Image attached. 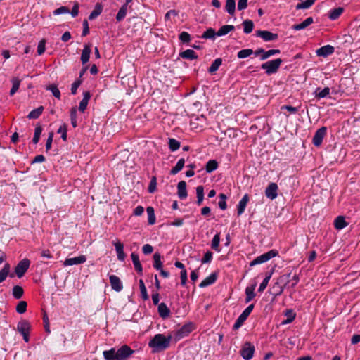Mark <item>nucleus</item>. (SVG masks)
Instances as JSON below:
<instances>
[{"label": "nucleus", "instance_id": "46", "mask_svg": "<svg viewBox=\"0 0 360 360\" xmlns=\"http://www.w3.org/2000/svg\"><path fill=\"white\" fill-rule=\"evenodd\" d=\"M219 243H220V235L219 233H217L214 235V236L212 238L211 247L213 250H214L217 252H220L219 247Z\"/></svg>", "mask_w": 360, "mask_h": 360}, {"label": "nucleus", "instance_id": "41", "mask_svg": "<svg viewBox=\"0 0 360 360\" xmlns=\"http://www.w3.org/2000/svg\"><path fill=\"white\" fill-rule=\"evenodd\" d=\"M271 276H272V273L271 272L267 273L266 274V277L262 281V282L260 283L259 287L258 288V291L259 292H262L265 290V288L268 285V283L269 282V280L271 279Z\"/></svg>", "mask_w": 360, "mask_h": 360}, {"label": "nucleus", "instance_id": "53", "mask_svg": "<svg viewBox=\"0 0 360 360\" xmlns=\"http://www.w3.org/2000/svg\"><path fill=\"white\" fill-rule=\"evenodd\" d=\"M46 90L51 91L52 94L58 99L60 98V92L56 84H50L46 87Z\"/></svg>", "mask_w": 360, "mask_h": 360}, {"label": "nucleus", "instance_id": "2", "mask_svg": "<svg viewBox=\"0 0 360 360\" xmlns=\"http://www.w3.org/2000/svg\"><path fill=\"white\" fill-rule=\"evenodd\" d=\"M172 336H165L163 334H156L148 342V346L153 352L164 351L169 347Z\"/></svg>", "mask_w": 360, "mask_h": 360}, {"label": "nucleus", "instance_id": "55", "mask_svg": "<svg viewBox=\"0 0 360 360\" xmlns=\"http://www.w3.org/2000/svg\"><path fill=\"white\" fill-rule=\"evenodd\" d=\"M27 304L25 301H20L16 306V311L20 314H24L27 310Z\"/></svg>", "mask_w": 360, "mask_h": 360}, {"label": "nucleus", "instance_id": "35", "mask_svg": "<svg viewBox=\"0 0 360 360\" xmlns=\"http://www.w3.org/2000/svg\"><path fill=\"white\" fill-rule=\"evenodd\" d=\"M10 265L6 263L0 270V283L4 281L10 272Z\"/></svg>", "mask_w": 360, "mask_h": 360}, {"label": "nucleus", "instance_id": "59", "mask_svg": "<svg viewBox=\"0 0 360 360\" xmlns=\"http://www.w3.org/2000/svg\"><path fill=\"white\" fill-rule=\"evenodd\" d=\"M219 198H220V200L218 203L219 207L221 210H224L227 207L226 202V195L224 193H221L219 195Z\"/></svg>", "mask_w": 360, "mask_h": 360}, {"label": "nucleus", "instance_id": "29", "mask_svg": "<svg viewBox=\"0 0 360 360\" xmlns=\"http://www.w3.org/2000/svg\"><path fill=\"white\" fill-rule=\"evenodd\" d=\"M225 10L229 15H233L236 11L235 0H226Z\"/></svg>", "mask_w": 360, "mask_h": 360}, {"label": "nucleus", "instance_id": "11", "mask_svg": "<svg viewBox=\"0 0 360 360\" xmlns=\"http://www.w3.org/2000/svg\"><path fill=\"white\" fill-rule=\"evenodd\" d=\"M277 191V184L276 183H270L265 190V195L268 198L274 200L278 195Z\"/></svg>", "mask_w": 360, "mask_h": 360}, {"label": "nucleus", "instance_id": "48", "mask_svg": "<svg viewBox=\"0 0 360 360\" xmlns=\"http://www.w3.org/2000/svg\"><path fill=\"white\" fill-rule=\"evenodd\" d=\"M168 144H169V148L171 151H176L180 147V142L173 138L169 139Z\"/></svg>", "mask_w": 360, "mask_h": 360}, {"label": "nucleus", "instance_id": "17", "mask_svg": "<svg viewBox=\"0 0 360 360\" xmlns=\"http://www.w3.org/2000/svg\"><path fill=\"white\" fill-rule=\"evenodd\" d=\"M217 279V274L212 273L207 277H206L199 285L200 288H205L210 285L216 282Z\"/></svg>", "mask_w": 360, "mask_h": 360}, {"label": "nucleus", "instance_id": "63", "mask_svg": "<svg viewBox=\"0 0 360 360\" xmlns=\"http://www.w3.org/2000/svg\"><path fill=\"white\" fill-rule=\"evenodd\" d=\"M82 80L78 79L72 83V86H71V94H72L75 95L77 94V89L82 84Z\"/></svg>", "mask_w": 360, "mask_h": 360}, {"label": "nucleus", "instance_id": "19", "mask_svg": "<svg viewBox=\"0 0 360 360\" xmlns=\"http://www.w3.org/2000/svg\"><path fill=\"white\" fill-rule=\"evenodd\" d=\"M158 310L160 316L163 319H167L170 315V310L164 302L158 304Z\"/></svg>", "mask_w": 360, "mask_h": 360}, {"label": "nucleus", "instance_id": "51", "mask_svg": "<svg viewBox=\"0 0 360 360\" xmlns=\"http://www.w3.org/2000/svg\"><path fill=\"white\" fill-rule=\"evenodd\" d=\"M253 54V50L251 49H242L238 52L237 56L240 59L245 58Z\"/></svg>", "mask_w": 360, "mask_h": 360}, {"label": "nucleus", "instance_id": "61", "mask_svg": "<svg viewBox=\"0 0 360 360\" xmlns=\"http://www.w3.org/2000/svg\"><path fill=\"white\" fill-rule=\"evenodd\" d=\"M58 134H61V138L63 141L67 140V126L65 124H62L57 131Z\"/></svg>", "mask_w": 360, "mask_h": 360}, {"label": "nucleus", "instance_id": "14", "mask_svg": "<svg viewBox=\"0 0 360 360\" xmlns=\"http://www.w3.org/2000/svg\"><path fill=\"white\" fill-rule=\"evenodd\" d=\"M192 331V325L185 324L179 328L176 333V338L180 340L184 337L187 336Z\"/></svg>", "mask_w": 360, "mask_h": 360}, {"label": "nucleus", "instance_id": "62", "mask_svg": "<svg viewBox=\"0 0 360 360\" xmlns=\"http://www.w3.org/2000/svg\"><path fill=\"white\" fill-rule=\"evenodd\" d=\"M46 49V41L45 39L41 40L37 46V53L38 55H41L44 53Z\"/></svg>", "mask_w": 360, "mask_h": 360}, {"label": "nucleus", "instance_id": "12", "mask_svg": "<svg viewBox=\"0 0 360 360\" xmlns=\"http://www.w3.org/2000/svg\"><path fill=\"white\" fill-rule=\"evenodd\" d=\"M86 261V257L85 255H80L79 257H72V258H67L64 262L63 265L67 266H72L77 265L80 264H83Z\"/></svg>", "mask_w": 360, "mask_h": 360}, {"label": "nucleus", "instance_id": "44", "mask_svg": "<svg viewBox=\"0 0 360 360\" xmlns=\"http://www.w3.org/2000/svg\"><path fill=\"white\" fill-rule=\"evenodd\" d=\"M280 52L281 51L279 49H270L268 51L264 50V54H262L260 60H264L274 55L280 53Z\"/></svg>", "mask_w": 360, "mask_h": 360}, {"label": "nucleus", "instance_id": "57", "mask_svg": "<svg viewBox=\"0 0 360 360\" xmlns=\"http://www.w3.org/2000/svg\"><path fill=\"white\" fill-rule=\"evenodd\" d=\"M70 120L72 127L75 128L77 126L76 108H72L70 110Z\"/></svg>", "mask_w": 360, "mask_h": 360}, {"label": "nucleus", "instance_id": "24", "mask_svg": "<svg viewBox=\"0 0 360 360\" xmlns=\"http://www.w3.org/2000/svg\"><path fill=\"white\" fill-rule=\"evenodd\" d=\"M17 328L20 334L30 333V324L27 321L22 320L18 322Z\"/></svg>", "mask_w": 360, "mask_h": 360}, {"label": "nucleus", "instance_id": "15", "mask_svg": "<svg viewBox=\"0 0 360 360\" xmlns=\"http://www.w3.org/2000/svg\"><path fill=\"white\" fill-rule=\"evenodd\" d=\"M248 201L249 195L248 194H245L242 199L239 201L238 205L237 206L238 216H240L245 212Z\"/></svg>", "mask_w": 360, "mask_h": 360}, {"label": "nucleus", "instance_id": "45", "mask_svg": "<svg viewBox=\"0 0 360 360\" xmlns=\"http://www.w3.org/2000/svg\"><path fill=\"white\" fill-rule=\"evenodd\" d=\"M153 259H154L153 267L157 270L162 269V262L161 261L160 254L158 253V252L155 253L153 255Z\"/></svg>", "mask_w": 360, "mask_h": 360}, {"label": "nucleus", "instance_id": "30", "mask_svg": "<svg viewBox=\"0 0 360 360\" xmlns=\"http://www.w3.org/2000/svg\"><path fill=\"white\" fill-rule=\"evenodd\" d=\"M102 11H103L102 5L100 4H96L94 9L90 13V15L89 16V19L90 20H92L96 18L99 15H101V13H102Z\"/></svg>", "mask_w": 360, "mask_h": 360}, {"label": "nucleus", "instance_id": "10", "mask_svg": "<svg viewBox=\"0 0 360 360\" xmlns=\"http://www.w3.org/2000/svg\"><path fill=\"white\" fill-rule=\"evenodd\" d=\"M335 51V48L331 45H326L321 46L316 51V53L318 56L326 58L328 56L333 54Z\"/></svg>", "mask_w": 360, "mask_h": 360}, {"label": "nucleus", "instance_id": "7", "mask_svg": "<svg viewBox=\"0 0 360 360\" xmlns=\"http://www.w3.org/2000/svg\"><path fill=\"white\" fill-rule=\"evenodd\" d=\"M30 265V262L28 259H24L17 264L15 268V273L19 278L24 276Z\"/></svg>", "mask_w": 360, "mask_h": 360}, {"label": "nucleus", "instance_id": "33", "mask_svg": "<svg viewBox=\"0 0 360 360\" xmlns=\"http://www.w3.org/2000/svg\"><path fill=\"white\" fill-rule=\"evenodd\" d=\"M285 316L287 317V319L283 321L282 324H288L292 322L295 319L296 314L292 309H287L285 311Z\"/></svg>", "mask_w": 360, "mask_h": 360}, {"label": "nucleus", "instance_id": "36", "mask_svg": "<svg viewBox=\"0 0 360 360\" xmlns=\"http://www.w3.org/2000/svg\"><path fill=\"white\" fill-rule=\"evenodd\" d=\"M243 32L245 34H250L252 32L254 28V23L251 20H245L243 22Z\"/></svg>", "mask_w": 360, "mask_h": 360}, {"label": "nucleus", "instance_id": "64", "mask_svg": "<svg viewBox=\"0 0 360 360\" xmlns=\"http://www.w3.org/2000/svg\"><path fill=\"white\" fill-rule=\"evenodd\" d=\"M70 11L66 6H60L58 8L53 11V13L55 15H58L64 13H69Z\"/></svg>", "mask_w": 360, "mask_h": 360}, {"label": "nucleus", "instance_id": "39", "mask_svg": "<svg viewBox=\"0 0 360 360\" xmlns=\"http://www.w3.org/2000/svg\"><path fill=\"white\" fill-rule=\"evenodd\" d=\"M218 167V162L215 160H209L205 166V169L207 173H211L216 170Z\"/></svg>", "mask_w": 360, "mask_h": 360}, {"label": "nucleus", "instance_id": "58", "mask_svg": "<svg viewBox=\"0 0 360 360\" xmlns=\"http://www.w3.org/2000/svg\"><path fill=\"white\" fill-rule=\"evenodd\" d=\"M179 39L182 43H188L191 40V35L187 32L180 33Z\"/></svg>", "mask_w": 360, "mask_h": 360}, {"label": "nucleus", "instance_id": "47", "mask_svg": "<svg viewBox=\"0 0 360 360\" xmlns=\"http://www.w3.org/2000/svg\"><path fill=\"white\" fill-rule=\"evenodd\" d=\"M196 194H197V204L200 205L204 199V188L202 186H198L196 188Z\"/></svg>", "mask_w": 360, "mask_h": 360}, {"label": "nucleus", "instance_id": "26", "mask_svg": "<svg viewBox=\"0 0 360 360\" xmlns=\"http://www.w3.org/2000/svg\"><path fill=\"white\" fill-rule=\"evenodd\" d=\"M330 88L325 87L323 89H321V88H316L314 94L317 98H323L329 96L330 94Z\"/></svg>", "mask_w": 360, "mask_h": 360}, {"label": "nucleus", "instance_id": "54", "mask_svg": "<svg viewBox=\"0 0 360 360\" xmlns=\"http://www.w3.org/2000/svg\"><path fill=\"white\" fill-rule=\"evenodd\" d=\"M156 188H157V179H156V176H153L151 177V179H150L148 188V191L150 193H153L156 191Z\"/></svg>", "mask_w": 360, "mask_h": 360}, {"label": "nucleus", "instance_id": "52", "mask_svg": "<svg viewBox=\"0 0 360 360\" xmlns=\"http://www.w3.org/2000/svg\"><path fill=\"white\" fill-rule=\"evenodd\" d=\"M41 132H42L41 126L37 125L35 128L34 137L32 139L33 143L37 144L39 142Z\"/></svg>", "mask_w": 360, "mask_h": 360}, {"label": "nucleus", "instance_id": "31", "mask_svg": "<svg viewBox=\"0 0 360 360\" xmlns=\"http://www.w3.org/2000/svg\"><path fill=\"white\" fill-rule=\"evenodd\" d=\"M184 164L185 160L184 158L179 159L176 165L171 169L170 174L175 175L179 173L183 169Z\"/></svg>", "mask_w": 360, "mask_h": 360}, {"label": "nucleus", "instance_id": "56", "mask_svg": "<svg viewBox=\"0 0 360 360\" xmlns=\"http://www.w3.org/2000/svg\"><path fill=\"white\" fill-rule=\"evenodd\" d=\"M217 32L212 28H208L202 35L203 39H214Z\"/></svg>", "mask_w": 360, "mask_h": 360}, {"label": "nucleus", "instance_id": "34", "mask_svg": "<svg viewBox=\"0 0 360 360\" xmlns=\"http://www.w3.org/2000/svg\"><path fill=\"white\" fill-rule=\"evenodd\" d=\"M146 212L148 214V223L150 225H153L155 223V211L153 207H148L146 208Z\"/></svg>", "mask_w": 360, "mask_h": 360}, {"label": "nucleus", "instance_id": "6", "mask_svg": "<svg viewBox=\"0 0 360 360\" xmlns=\"http://www.w3.org/2000/svg\"><path fill=\"white\" fill-rule=\"evenodd\" d=\"M255 346L250 342H246L240 349V355L245 360H250L255 353Z\"/></svg>", "mask_w": 360, "mask_h": 360}, {"label": "nucleus", "instance_id": "42", "mask_svg": "<svg viewBox=\"0 0 360 360\" xmlns=\"http://www.w3.org/2000/svg\"><path fill=\"white\" fill-rule=\"evenodd\" d=\"M24 293L23 288L20 285H15L12 290V295L15 299H20Z\"/></svg>", "mask_w": 360, "mask_h": 360}, {"label": "nucleus", "instance_id": "43", "mask_svg": "<svg viewBox=\"0 0 360 360\" xmlns=\"http://www.w3.org/2000/svg\"><path fill=\"white\" fill-rule=\"evenodd\" d=\"M127 13V5H122V7L118 11V13L116 15V20L118 22L122 21L126 16Z\"/></svg>", "mask_w": 360, "mask_h": 360}, {"label": "nucleus", "instance_id": "16", "mask_svg": "<svg viewBox=\"0 0 360 360\" xmlns=\"http://www.w3.org/2000/svg\"><path fill=\"white\" fill-rule=\"evenodd\" d=\"M118 260L123 262L125 259L124 245L120 241L113 242Z\"/></svg>", "mask_w": 360, "mask_h": 360}, {"label": "nucleus", "instance_id": "37", "mask_svg": "<svg viewBox=\"0 0 360 360\" xmlns=\"http://www.w3.org/2000/svg\"><path fill=\"white\" fill-rule=\"evenodd\" d=\"M44 108L40 106L36 109L32 110L27 115L29 119H37L43 112Z\"/></svg>", "mask_w": 360, "mask_h": 360}, {"label": "nucleus", "instance_id": "20", "mask_svg": "<svg viewBox=\"0 0 360 360\" xmlns=\"http://www.w3.org/2000/svg\"><path fill=\"white\" fill-rule=\"evenodd\" d=\"M90 98H91V94L89 91L83 92V98L80 101L79 105V111H81L82 112H84V110H86V108L87 107V105H88V103H89V101L90 100Z\"/></svg>", "mask_w": 360, "mask_h": 360}, {"label": "nucleus", "instance_id": "1", "mask_svg": "<svg viewBox=\"0 0 360 360\" xmlns=\"http://www.w3.org/2000/svg\"><path fill=\"white\" fill-rule=\"evenodd\" d=\"M134 351L127 345H124L119 349L115 347L103 352L105 360H127Z\"/></svg>", "mask_w": 360, "mask_h": 360}, {"label": "nucleus", "instance_id": "22", "mask_svg": "<svg viewBox=\"0 0 360 360\" xmlns=\"http://www.w3.org/2000/svg\"><path fill=\"white\" fill-rule=\"evenodd\" d=\"M314 22V19L312 17H309L306 18L303 22L299 24H295L292 25V29L295 30H301L305 29L307 27L310 25Z\"/></svg>", "mask_w": 360, "mask_h": 360}, {"label": "nucleus", "instance_id": "38", "mask_svg": "<svg viewBox=\"0 0 360 360\" xmlns=\"http://www.w3.org/2000/svg\"><path fill=\"white\" fill-rule=\"evenodd\" d=\"M222 64V60L221 58H217L215 59L212 63L211 64L210 67L208 69V72L211 74L215 72L220 65Z\"/></svg>", "mask_w": 360, "mask_h": 360}, {"label": "nucleus", "instance_id": "9", "mask_svg": "<svg viewBox=\"0 0 360 360\" xmlns=\"http://www.w3.org/2000/svg\"><path fill=\"white\" fill-rule=\"evenodd\" d=\"M256 35L258 37H261L264 41H275L278 38L277 34L272 33L268 30H258Z\"/></svg>", "mask_w": 360, "mask_h": 360}, {"label": "nucleus", "instance_id": "18", "mask_svg": "<svg viewBox=\"0 0 360 360\" xmlns=\"http://www.w3.org/2000/svg\"><path fill=\"white\" fill-rule=\"evenodd\" d=\"M256 285L257 282H255L254 284L245 288V303L250 302L255 297V290Z\"/></svg>", "mask_w": 360, "mask_h": 360}, {"label": "nucleus", "instance_id": "32", "mask_svg": "<svg viewBox=\"0 0 360 360\" xmlns=\"http://www.w3.org/2000/svg\"><path fill=\"white\" fill-rule=\"evenodd\" d=\"M235 27L231 25H226L221 26L217 32V36H224L227 34L229 32L233 31Z\"/></svg>", "mask_w": 360, "mask_h": 360}, {"label": "nucleus", "instance_id": "5", "mask_svg": "<svg viewBox=\"0 0 360 360\" xmlns=\"http://www.w3.org/2000/svg\"><path fill=\"white\" fill-rule=\"evenodd\" d=\"M253 309L254 304H251L241 313L233 325V329H238L243 326V323L246 321Z\"/></svg>", "mask_w": 360, "mask_h": 360}, {"label": "nucleus", "instance_id": "60", "mask_svg": "<svg viewBox=\"0 0 360 360\" xmlns=\"http://www.w3.org/2000/svg\"><path fill=\"white\" fill-rule=\"evenodd\" d=\"M213 258V254L211 251H207L201 259L202 264L210 263Z\"/></svg>", "mask_w": 360, "mask_h": 360}, {"label": "nucleus", "instance_id": "8", "mask_svg": "<svg viewBox=\"0 0 360 360\" xmlns=\"http://www.w3.org/2000/svg\"><path fill=\"white\" fill-rule=\"evenodd\" d=\"M327 131L326 127L319 128L316 132L312 139V143L315 146H319L323 142V139L325 137Z\"/></svg>", "mask_w": 360, "mask_h": 360}, {"label": "nucleus", "instance_id": "50", "mask_svg": "<svg viewBox=\"0 0 360 360\" xmlns=\"http://www.w3.org/2000/svg\"><path fill=\"white\" fill-rule=\"evenodd\" d=\"M12 88L10 91V95L13 96L18 90L20 85V80L18 78H13L12 80Z\"/></svg>", "mask_w": 360, "mask_h": 360}, {"label": "nucleus", "instance_id": "49", "mask_svg": "<svg viewBox=\"0 0 360 360\" xmlns=\"http://www.w3.org/2000/svg\"><path fill=\"white\" fill-rule=\"evenodd\" d=\"M139 287H140V291L141 297L143 300H148L149 298V296L147 292V289L145 286L144 282L142 279L139 280Z\"/></svg>", "mask_w": 360, "mask_h": 360}, {"label": "nucleus", "instance_id": "40", "mask_svg": "<svg viewBox=\"0 0 360 360\" xmlns=\"http://www.w3.org/2000/svg\"><path fill=\"white\" fill-rule=\"evenodd\" d=\"M316 0H306L300 4L296 5V9H308L315 3Z\"/></svg>", "mask_w": 360, "mask_h": 360}, {"label": "nucleus", "instance_id": "28", "mask_svg": "<svg viewBox=\"0 0 360 360\" xmlns=\"http://www.w3.org/2000/svg\"><path fill=\"white\" fill-rule=\"evenodd\" d=\"M343 8L341 7L332 9L329 12L328 18L332 20H335L341 15V14L343 13Z\"/></svg>", "mask_w": 360, "mask_h": 360}, {"label": "nucleus", "instance_id": "23", "mask_svg": "<svg viewBox=\"0 0 360 360\" xmlns=\"http://www.w3.org/2000/svg\"><path fill=\"white\" fill-rule=\"evenodd\" d=\"M91 53V46L89 44H85L81 55V61L85 65L89 60Z\"/></svg>", "mask_w": 360, "mask_h": 360}, {"label": "nucleus", "instance_id": "13", "mask_svg": "<svg viewBox=\"0 0 360 360\" xmlns=\"http://www.w3.org/2000/svg\"><path fill=\"white\" fill-rule=\"evenodd\" d=\"M110 283L112 288L116 292H120L122 288V282L118 276L116 275H110L109 276Z\"/></svg>", "mask_w": 360, "mask_h": 360}, {"label": "nucleus", "instance_id": "25", "mask_svg": "<svg viewBox=\"0 0 360 360\" xmlns=\"http://www.w3.org/2000/svg\"><path fill=\"white\" fill-rule=\"evenodd\" d=\"M180 57L188 60H194L198 58L197 53L193 49H186L179 53Z\"/></svg>", "mask_w": 360, "mask_h": 360}, {"label": "nucleus", "instance_id": "3", "mask_svg": "<svg viewBox=\"0 0 360 360\" xmlns=\"http://www.w3.org/2000/svg\"><path fill=\"white\" fill-rule=\"evenodd\" d=\"M282 62L281 58H276L262 63L261 68L265 70L267 75H271L278 72Z\"/></svg>", "mask_w": 360, "mask_h": 360}, {"label": "nucleus", "instance_id": "27", "mask_svg": "<svg viewBox=\"0 0 360 360\" xmlns=\"http://www.w3.org/2000/svg\"><path fill=\"white\" fill-rule=\"evenodd\" d=\"M334 225L336 229L340 230L345 228L347 226V223L346 222L344 217L338 216L335 219Z\"/></svg>", "mask_w": 360, "mask_h": 360}, {"label": "nucleus", "instance_id": "21", "mask_svg": "<svg viewBox=\"0 0 360 360\" xmlns=\"http://www.w3.org/2000/svg\"><path fill=\"white\" fill-rule=\"evenodd\" d=\"M178 196L183 200L187 197L186 184L184 181H179L177 184Z\"/></svg>", "mask_w": 360, "mask_h": 360}, {"label": "nucleus", "instance_id": "4", "mask_svg": "<svg viewBox=\"0 0 360 360\" xmlns=\"http://www.w3.org/2000/svg\"><path fill=\"white\" fill-rule=\"evenodd\" d=\"M278 255V252L276 250H271L270 251L264 253L255 259H254L250 264V266L264 263L271 258L276 257Z\"/></svg>", "mask_w": 360, "mask_h": 360}]
</instances>
